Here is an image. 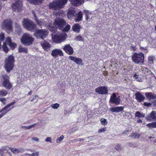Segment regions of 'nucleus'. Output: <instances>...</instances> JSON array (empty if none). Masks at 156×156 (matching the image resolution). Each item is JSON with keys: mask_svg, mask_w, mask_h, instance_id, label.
I'll list each match as a JSON object with an SVG mask.
<instances>
[{"mask_svg": "<svg viewBox=\"0 0 156 156\" xmlns=\"http://www.w3.org/2000/svg\"><path fill=\"white\" fill-rule=\"evenodd\" d=\"M129 136L134 139L136 138H139L140 136V135L139 133H137L136 132H135L132 133Z\"/></svg>", "mask_w": 156, "mask_h": 156, "instance_id": "29", "label": "nucleus"}, {"mask_svg": "<svg viewBox=\"0 0 156 156\" xmlns=\"http://www.w3.org/2000/svg\"><path fill=\"white\" fill-rule=\"evenodd\" d=\"M144 105L145 106H146L147 107H149L151 105V104L150 103H144Z\"/></svg>", "mask_w": 156, "mask_h": 156, "instance_id": "55", "label": "nucleus"}, {"mask_svg": "<svg viewBox=\"0 0 156 156\" xmlns=\"http://www.w3.org/2000/svg\"><path fill=\"white\" fill-rule=\"evenodd\" d=\"M53 41L57 43H59L64 41L66 38L67 34L66 33H61L58 32L56 34H52Z\"/></svg>", "mask_w": 156, "mask_h": 156, "instance_id": "8", "label": "nucleus"}, {"mask_svg": "<svg viewBox=\"0 0 156 156\" xmlns=\"http://www.w3.org/2000/svg\"><path fill=\"white\" fill-rule=\"evenodd\" d=\"M14 62V57L12 55H9L5 59L4 67L7 72L9 73L13 69Z\"/></svg>", "mask_w": 156, "mask_h": 156, "instance_id": "3", "label": "nucleus"}, {"mask_svg": "<svg viewBox=\"0 0 156 156\" xmlns=\"http://www.w3.org/2000/svg\"><path fill=\"white\" fill-rule=\"evenodd\" d=\"M50 30L53 33H56L57 31L56 29L54 27H51L50 28Z\"/></svg>", "mask_w": 156, "mask_h": 156, "instance_id": "49", "label": "nucleus"}, {"mask_svg": "<svg viewBox=\"0 0 156 156\" xmlns=\"http://www.w3.org/2000/svg\"><path fill=\"white\" fill-rule=\"evenodd\" d=\"M71 3L74 6H77L83 4L85 0H69Z\"/></svg>", "mask_w": 156, "mask_h": 156, "instance_id": "17", "label": "nucleus"}, {"mask_svg": "<svg viewBox=\"0 0 156 156\" xmlns=\"http://www.w3.org/2000/svg\"><path fill=\"white\" fill-rule=\"evenodd\" d=\"M32 13L34 17L35 20L36 22L37 23V24L40 25H42L43 24L42 22L41 21L38 20L37 19V16L35 14V13L33 11L32 12Z\"/></svg>", "mask_w": 156, "mask_h": 156, "instance_id": "34", "label": "nucleus"}, {"mask_svg": "<svg viewBox=\"0 0 156 156\" xmlns=\"http://www.w3.org/2000/svg\"><path fill=\"white\" fill-rule=\"evenodd\" d=\"M7 112V111H6L4 113L2 112L0 115V119Z\"/></svg>", "mask_w": 156, "mask_h": 156, "instance_id": "57", "label": "nucleus"}, {"mask_svg": "<svg viewBox=\"0 0 156 156\" xmlns=\"http://www.w3.org/2000/svg\"><path fill=\"white\" fill-rule=\"evenodd\" d=\"M6 42L12 50H13L16 46V44L12 41L11 38L9 37H8L6 38Z\"/></svg>", "mask_w": 156, "mask_h": 156, "instance_id": "19", "label": "nucleus"}, {"mask_svg": "<svg viewBox=\"0 0 156 156\" xmlns=\"http://www.w3.org/2000/svg\"><path fill=\"white\" fill-rule=\"evenodd\" d=\"M36 125V123L30 126H21V128L22 129H29L33 127L35 125Z\"/></svg>", "mask_w": 156, "mask_h": 156, "instance_id": "36", "label": "nucleus"}, {"mask_svg": "<svg viewBox=\"0 0 156 156\" xmlns=\"http://www.w3.org/2000/svg\"><path fill=\"white\" fill-rule=\"evenodd\" d=\"M2 48L3 50L6 53H7L8 51V48L6 45V44L5 42L3 44L2 46Z\"/></svg>", "mask_w": 156, "mask_h": 156, "instance_id": "38", "label": "nucleus"}, {"mask_svg": "<svg viewBox=\"0 0 156 156\" xmlns=\"http://www.w3.org/2000/svg\"><path fill=\"white\" fill-rule=\"evenodd\" d=\"M31 4H36L42 2V0H27Z\"/></svg>", "mask_w": 156, "mask_h": 156, "instance_id": "35", "label": "nucleus"}, {"mask_svg": "<svg viewBox=\"0 0 156 156\" xmlns=\"http://www.w3.org/2000/svg\"><path fill=\"white\" fill-rule=\"evenodd\" d=\"M26 154L27 155H29V156H38L39 154V152H37L31 154H29L27 153Z\"/></svg>", "mask_w": 156, "mask_h": 156, "instance_id": "42", "label": "nucleus"}, {"mask_svg": "<svg viewBox=\"0 0 156 156\" xmlns=\"http://www.w3.org/2000/svg\"><path fill=\"white\" fill-rule=\"evenodd\" d=\"M101 124L103 125H106L107 124V122L106 121V120L104 118H102L101 120Z\"/></svg>", "mask_w": 156, "mask_h": 156, "instance_id": "40", "label": "nucleus"}, {"mask_svg": "<svg viewBox=\"0 0 156 156\" xmlns=\"http://www.w3.org/2000/svg\"><path fill=\"white\" fill-rule=\"evenodd\" d=\"M66 24V21L61 18L55 19L53 22V25L55 28L65 32L68 31L70 29V26L69 24Z\"/></svg>", "mask_w": 156, "mask_h": 156, "instance_id": "2", "label": "nucleus"}, {"mask_svg": "<svg viewBox=\"0 0 156 156\" xmlns=\"http://www.w3.org/2000/svg\"><path fill=\"white\" fill-rule=\"evenodd\" d=\"M95 91L100 94H105L108 93V89L105 86H100L96 88Z\"/></svg>", "mask_w": 156, "mask_h": 156, "instance_id": "13", "label": "nucleus"}, {"mask_svg": "<svg viewBox=\"0 0 156 156\" xmlns=\"http://www.w3.org/2000/svg\"><path fill=\"white\" fill-rule=\"evenodd\" d=\"M135 98L139 102L143 101L145 98L144 96L141 94L140 92H137L135 94Z\"/></svg>", "mask_w": 156, "mask_h": 156, "instance_id": "22", "label": "nucleus"}, {"mask_svg": "<svg viewBox=\"0 0 156 156\" xmlns=\"http://www.w3.org/2000/svg\"><path fill=\"white\" fill-rule=\"evenodd\" d=\"M153 103L154 106L156 107V100L154 101Z\"/></svg>", "mask_w": 156, "mask_h": 156, "instance_id": "58", "label": "nucleus"}, {"mask_svg": "<svg viewBox=\"0 0 156 156\" xmlns=\"http://www.w3.org/2000/svg\"><path fill=\"white\" fill-rule=\"evenodd\" d=\"M137 122L138 123H142V121L141 120L139 119L138 120Z\"/></svg>", "mask_w": 156, "mask_h": 156, "instance_id": "60", "label": "nucleus"}, {"mask_svg": "<svg viewBox=\"0 0 156 156\" xmlns=\"http://www.w3.org/2000/svg\"><path fill=\"white\" fill-rule=\"evenodd\" d=\"M16 103V101H13L11 103L6 105L5 106V108H6V109H7L10 106H11V105H14V104Z\"/></svg>", "mask_w": 156, "mask_h": 156, "instance_id": "44", "label": "nucleus"}, {"mask_svg": "<svg viewBox=\"0 0 156 156\" xmlns=\"http://www.w3.org/2000/svg\"><path fill=\"white\" fill-rule=\"evenodd\" d=\"M6 101V99L5 98H0V101L4 105L5 104V101Z\"/></svg>", "mask_w": 156, "mask_h": 156, "instance_id": "52", "label": "nucleus"}, {"mask_svg": "<svg viewBox=\"0 0 156 156\" xmlns=\"http://www.w3.org/2000/svg\"><path fill=\"white\" fill-rule=\"evenodd\" d=\"M146 119L149 121L156 120V112L154 111L151 112L149 115L146 117Z\"/></svg>", "mask_w": 156, "mask_h": 156, "instance_id": "18", "label": "nucleus"}, {"mask_svg": "<svg viewBox=\"0 0 156 156\" xmlns=\"http://www.w3.org/2000/svg\"><path fill=\"white\" fill-rule=\"evenodd\" d=\"M15 26L16 29V30L17 32H21L22 30L20 27V26L17 23H15Z\"/></svg>", "mask_w": 156, "mask_h": 156, "instance_id": "32", "label": "nucleus"}, {"mask_svg": "<svg viewBox=\"0 0 156 156\" xmlns=\"http://www.w3.org/2000/svg\"><path fill=\"white\" fill-rule=\"evenodd\" d=\"M34 40V38L32 37L31 35L27 33L24 34L20 39L22 44L27 46L31 44Z\"/></svg>", "mask_w": 156, "mask_h": 156, "instance_id": "5", "label": "nucleus"}, {"mask_svg": "<svg viewBox=\"0 0 156 156\" xmlns=\"http://www.w3.org/2000/svg\"><path fill=\"white\" fill-rule=\"evenodd\" d=\"M154 58V56H148V61L151 62H153Z\"/></svg>", "mask_w": 156, "mask_h": 156, "instance_id": "46", "label": "nucleus"}, {"mask_svg": "<svg viewBox=\"0 0 156 156\" xmlns=\"http://www.w3.org/2000/svg\"><path fill=\"white\" fill-rule=\"evenodd\" d=\"M145 95L147 98L149 100L154 99L156 98V94L151 92L147 93Z\"/></svg>", "mask_w": 156, "mask_h": 156, "instance_id": "26", "label": "nucleus"}, {"mask_svg": "<svg viewBox=\"0 0 156 156\" xmlns=\"http://www.w3.org/2000/svg\"><path fill=\"white\" fill-rule=\"evenodd\" d=\"M18 51L20 52H24L26 53H27L28 52V50L27 48H23L21 46H19Z\"/></svg>", "mask_w": 156, "mask_h": 156, "instance_id": "28", "label": "nucleus"}, {"mask_svg": "<svg viewBox=\"0 0 156 156\" xmlns=\"http://www.w3.org/2000/svg\"><path fill=\"white\" fill-rule=\"evenodd\" d=\"M107 129V128L106 127L104 128H102L100 129H99L98 131V132L99 133H101L102 132H104L106 131Z\"/></svg>", "mask_w": 156, "mask_h": 156, "instance_id": "51", "label": "nucleus"}, {"mask_svg": "<svg viewBox=\"0 0 156 156\" xmlns=\"http://www.w3.org/2000/svg\"><path fill=\"white\" fill-rule=\"evenodd\" d=\"M41 45L44 49L47 51L50 50V48L51 47V45L45 41L41 42Z\"/></svg>", "mask_w": 156, "mask_h": 156, "instance_id": "20", "label": "nucleus"}, {"mask_svg": "<svg viewBox=\"0 0 156 156\" xmlns=\"http://www.w3.org/2000/svg\"><path fill=\"white\" fill-rule=\"evenodd\" d=\"M75 40L77 41H83L84 38L80 35H78L76 37Z\"/></svg>", "mask_w": 156, "mask_h": 156, "instance_id": "39", "label": "nucleus"}, {"mask_svg": "<svg viewBox=\"0 0 156 156\" xmlns=\"http://www.w3.org/2000/svg\"><path fill=\"white\" fill-rule=\"evenodd\" d=\"M121 99L120 97H116L115 93H113L111 95L109 100V101L112 103L115 104L116 105H118L120 104Z\"/></svg>", "mask_w": 156, "mask_h": 156, "instance_id": "11", "label": "nucleus"}, {"mask_svg": "<svg viewBox=\"0 0 156 156\" xmlns=\"http://www.w3.org/2000/svg\"><path fill=\"white\" fill-rule=\"evenodd\" d=\"M69 58L70 60L73 61L77 64L81 65H83V60L80 58H78L72 56H69Z\"/></svg>", "mask_w": 156, "mask_h": 156, "instance_id": "16", "label": "nucleus"}, {"mask_svg": "<svg viewBox=\"0 0 156 156\" xmlns=\"http://www.w3.org/2000/svg\"><path fill=\"white\" fill-rule=\"evenodd\" d=\"M144 55L143 53H141L137 54L134 53L132 55V61L136 64L141 63L143 64L144 62Z\"/></svg>", "mask_w": 156, "mask_h": 156, "instance_id": "7", "label": "nucleus"}, {"mask_svg": "<svg viewBox=\"0 0 156 156\" xmlns=\"http://www.w3.org/2000/svg\"><path fill=\"white\" fill-rule=\"evenodd\" d=\"M32 91L31 90L30 91V92H29L28 93V94L29 95H30L32 93Z\"/></svg>", "mask_w": 156, "mask_h": 156, "instance_id": "62", "label": "nucleus"}, {"mask_svg": "<svg viewBox=\"0 0 156 156\" xmlns=\"http://www.w3.org/2000/svg\"><path fill=\"white\" fill-rule=\"evenodd\" d=\"M3 81L2 83V86L7 89H10L12 87V84L9 81V77L7 75L5 74L2 76Z\"/></svg>", "mask_w": 156, "mask_h": 156, "instance_id": "10", "label": "nucleus"}, {"mask_svg": "<svg viewBox=\"0 0 156 156\" xmlns=\"http://www.w3.org/2000/svg\"><path fill=\"white\" fill-rule=\"evenodd\" d=\"M131 48H132V49H131V50H136L135 48V47H131Z\"/></svg>", "mask_w": 156, "mask_h": 156, "instance_id": "61", "label": "nucleus"}, {"mask_svg": "<svg viewBox=\"0 0 156 156\" xmlns=\"http://www.w3.org/2000/svg\"><path fill=\"white\" fill-rule=\"evenodd\" d=\"M80 26L77 23L75 24L72 27L73 30L76 33H79L80 31Z\"/></svg>", "mask_w": 156, "mask_h": 156, "instance_id": "27", "label": "nucleus"}, {"mask_svg": "<svg viewBox=\"0 0 156 156\" xmlns=\"http://www.w3.org/2000/svg\"><path fill=\"white\" fill-rule=\"evenodd\" d=\"M8 94V92L6 90L2 89L0 90V95L2 96H5Z\"/></svg>", "mask_w": 156, "mask_h": 156, "instance_id": "37", "label": "nucleus"}, {"mask_svg": "<svg viewBox=\"0 0 156 156\" xmlns=\"http://www.w3.org/2000/svg\"><path fill=\"white\" fill-rule=\"evenodd\" d=\"M115 149L118 151H120L121 150L120 145L119 144L116 145L115 147Z\"/></svg>", "mask_w": 156, "mask_h": 156, "instance_id": "50", "label": "nucleus"}, {"mask_svg": "<svg viewBox=\"0 0 156 156\" xmlns=\"http://www.w3.org/2000/svg\"><path fill=\"white\" fill-rule=\"evenodd\" d=\"M68 0H55L50 3V8L54 10L53 14L57 18L62 17L63 13L62 11L60 9L64 6V5L67 3Z\"/></svg>", "mask_w": 156, "mask_h": 156, "instance_id": "1", "label": "nucleus"}, {"mask_svg": "<svg viewBox=\"0 0 156 156\" xmlns=\"http://www.w3.org/2000/svg\"><path fill=\"white\" fill-rule=\"evenodd\" d=\"M5 38L4 34L3 33H0V41H3Z\"/></svg>", "mask_w": 156, "mask_h": 156, "instance_id": "47", "label": "nucleus"}, {"mask_svg": "<svg viewBox=\"0 0 156 156\" xmlns=\"http://www.w3.org/2000/svg\"><path fill=\"white\" fill-rule=\"evenodd\" d=\"M4 110H5V111L4 112H4V113L6 111H7V112H8V111H9V110L7 111V110L6 109V108H5V107H4V108H3L1 109V110H0V113L3 112Z\"/></svg>", "mask_w": 156, "mask_h": 156, "instance_id": "54", "label": "nucleus"}, {"mask_svg": "<svg viewBox=\"0 0 156 156\" xmlns=\"http://www.w3.org/2000/svg\"><path fill=\"white\" fill-rule=\"evenodd\" d=\"M77 140L78 141H81V140H83V139H80V140Z\"/></svg>", "mask_w": 156, "mask_h": 156, "instance_id": "63", "label": "nucleus"}, {"mask_svg": "<svg viewBox=\"0 0 156 156\" xmlns=\"http://www.w3.org/2000/svg\"><path fill=\"white\" fill-rule=\"evenodd\" d=\"M11 152L14 154L22 153L24 151V149L22 148H9Z\"/></svg>", "mask_w": 156, "mask_h": 156, "instance_id": "25", "label": "nucleus"}, {"mask_svg": "<svg viewBox=\"0 0 156 156\" xmlns=\"http://www.w3.org/2000/svg\"><path fill=\"white\" fill-rule=\"evenodd\" d=\"M59 106V104L57 103L53 104L51 105V107L54 109H57Z\"/></svg>", "mask_w": 156, "mask_h": 156, "instance_id": "43", "label": "nucleus"}, {"mask_svg": "<svg viewBox=\"0 0 156 156\" xmlns=\"http://www.w3.org/2000/svg\"><path fill=\"white\" fill-rule=\"evenodd\" d=\"M83 11L86 16V20L87 21L89 18L90 15L92 14V13L89 12V10H84Z\"/></svg>", "mask_w": 156, "mask_h": 156, "instance_id": "31", "label": "nucleus"}, {"mask_svg": "<svg viewBox=\"0 0 156 156\" xmlns=\"http://www.w3.org/2000/svg\"><path fill=\"white\" fill-rule=\"evenodd\" d=\"M76 15L75 11L72 9H69L67 14V16L69 19H71L73 16H75Z\"/></svg>", "mask_w": 156, "mask_h": 156, "instance_id": "24", "label": "nucleus"}, {"mask_svg": "<svg viewBox=\"0 0 156 156\" xmlns=\"http://www.w3.org/2000/svg\"><path fill=\"white\" fill-rule=\"evenodd\" d=\"M22 24L24 28L30 31H33L36 29V24L33 21L28 19H24L22 22Z\"/></svg>", "mask_w": 156, "mask_h": 156, "instance_id": "6", "label": "nucleus"}, {"mask_svg": "<svg viewBox=\"0 0 156 156\" xmlns=\"http://www.w3.org/2000/svg\"><path fill=\"white\" fill-rule=\"evenodd\" d=\"M7 148V147L5 146L4 147L2 148L1 149H0V153L1 154V155L3 153L2 152L5 150H6Z\"/></svg>", "mask_w": 156, "mask_h": 156, "instance_id": "48", "label": "nucleus"}, {"mask_svg": "<svg viewBox=\"0 0 156 156\" xmlns=\"http://www.w3.org/2000/svg\"><path fill=\"white\" fill-rule=\"evenodd\" d=\"M12 22L10 19H7L4 20L2 23L1 27L2 29L5 30L8 33L12 31Z\"/></svg>", "mask_w": 156, "mask_h": 156, "instance_id": "4", "label": "nucleus"}, {"mask_svg": "<svg viewBox=\"0 0 156 156\" xmlns=\"http://www.w3.org/2000/svg\"><path fill=\"white\" fill-rule=\"evenodd\" d=\"M124 107H112L109 108L110 111L113 112H119L123 110Z\"/></svg>", "mask_w": 156, "mask_h": 156, "instance_id": "21", "label": "nucleus"}, {"mask_svg": "<svg viewBox=\"0 0 156 156\" xmlns=\"http://www.w3.org/2000/svg\"><path fill=\"white\" fill-rule=\"evenodd\" d=\"M48 35V32L45 29L36 30L34 34V36L39 39H44Z\"/></svg>", "mask_w": 156, "mask_h": 156, "instance_id": "9", "label": "nucleus"}, {"mask_svg": "<svg viewBox=\"0 0 156 156\" xmlns=\"http://www.w3.org/2000/svg\"><path fill=\"white\" fill-rule=\"evenodd\" d=\"M63 49L68 54L72 55L73 54L74 51L73 48L69 44H67L63 47Z\"/></svg>", "mask_w": 156, "mask_h": 156, "instance_id": "14", "label": "nucleus"}, {"mask_svg": "<svg viewBox=\"0 0 156 156\" xmlns=\"http://www.w3.org/2000/svg\"><path fill=\"white\" fill-rule=\"evenodd\" d=\"M135 115V116L140 118L145 117V115L144 114H143V113L140 112L139 111H137L136 112Z\"/></svg>", "mask_w": 156, "mask_h": 156, "instance_id": "33", "label": "nucleus"}, {"mask_svg": "<svg viewBox=\"0 0 156 156\" xmlns=\"http://www.w3.org/2000/svg\"><path fill=\"white\" fill-rule=\"evenodd\" d=\"M32 140H34L35 141H37V142H38L39 141V139L38 138L36 137H32Z\"/></svg>", "mask_w": 156, "mask_h": 156, "instance_id": "56", "label": "nucleus"}, {"mask_svg": "<svg viewBox=\"0 0 156 156\" xmlns=\"http://www.w3.org/2000/svg\"><path fill=\"white\" fill-rule=\"evenodd\" d=\"M51 55L53 57L56 58L58 55L63 56V53L61 50L58 49H55L52 51Z\"/></svg>", "mask_w": 156, "mask_h": 156, "instance_id": "15", "label": "nucleus"}, {"mask_svg": "<svg viewBox=\"0 0 156 156\" xmlns=\"http://www.w3.org/2000/svg\"><path fill=\"white\" fill-rule=\"evenodd\" d=\"M76 17L75 21L77 22L81 21L83 16V14L81 11L79 12L78 13H76V15L75 16Z\"/></svg>", "mask_w": 156, "mask_h": 156, "instance_id": "23", "label": "nucleus"}, {"mask_svg": "<svg viewBox=\"0 0 156 156\" xmlns=\"http://www.w3.org/2000/svg\"><path fill=\"white\" fill-rule=\"evenodd\" d=\"M146 126L150 129L156 128V122L147 124Z\"/></svg>", "mask_w": 156, "mask_h": 156, "instance_id": "30", "label": "nucleus"}, {"mask_svg": "<svg viewBox=\"0 0 156 156\" xmlns=\"http://www.w3.org/2000/svg\"><path fill=\"white\" fill-rule=\"evenodd\" d=\"M64 138V136L63 135L61 136L60 137L58 138L57 139L56 142L57 143H59L61 141H62Z\"/></svg>", "mask_w": 156, "mask_h": 156, "instance_id": "41", "label": "nucleus"}, {"mask_svg": "<svg viewBox=\"0 0 156 156\" xmlns=\"http://www.w3.org/2000/svg\"><path fill=\"white\" fill-rule=\"evenodd\" d=\"M133 77L134 78L136 79V80L137 81H138L139 82H141L142 81L141 79L139 78L138 77V76L136 74H135L133 76Z\"/></svg>", "mask_w": 156, "mask_h": 156, "instance_id": "45", "label": "nucleus"}, {"mask_svg": "<svg viewBox=\"0 0 156 156\" xmlns=\"http://www.w3.org/2000/svg\"><path fill=\"white\" fill-rule=\"evenodd\" d=\"M12 9L15 11L19 10L22 7V2L20 0H16L14 3L12 5Z\"/></svg>", "mask_w": 156, "mask_h": 156, "instance_id": "12", "label": "nucleus"}, {"mask_svg": "<svg viewBox=\"0 0 156 156\" xmlns=\"http://www.w3.org/2000/svg\"><path fill=\"white\" fill-rule=\"evenodd\" d=\"M129 130H126L124 131L122 133H123V134H125V133H127L129 132Z\"/></svg>", "mask_w": 156, "mask_h": 156, "instance_id": "59", "label": "nucleus"}, {"mask_svg": "<svg viewBox=\"0 0 156 156\" xmlns=\"http://www.w3.org/2000/svg\"><path fill=\"white\" fill-rule=\"evenodd\" d=\"M34 98H33V99H32L31 100V101H34Z\"/></svg>", "mask_w": 156, "mask_h": 156, "instance_id": "64", "label": "nucleus"}, {"mask_svg": "<svg viewBox=\"0 0 156 156\" xmlns=\"http://www.w3.org/2000/svg\"><path fill=\"white\" fill-rule=\"evenodd\" d=\"M51 137H48L45 139V141L47 142L51 143Z\"/></svg>", "mask_w": 156, "mask_h": 156, "instance_id": "53", "label": "nucleus"}]
</instances>
